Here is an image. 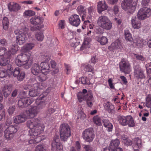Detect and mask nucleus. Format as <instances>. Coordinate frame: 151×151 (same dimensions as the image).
Returning <instances> with one entry per match:
<instances>
[{"instance_id": "9d476101", "label": "nucleus", "mask_w": 151, "mask_h": 151, "mask_svg": "<svg viewBox=\"0 0 151 151\" xmlns=\"http://www.w3.org/2000/svg\"><path fill=\"white\" fill-rule=\"evenodd\" d=\"M120 71L125 74H129L131 71L130 65L129 62L123 59L119 63Z\"/></svg>"}, {"instance_id": "7c9ffc66", "label": "nucleus", "mask_w": 151, "mask_h": 151, "mask_svg": "<svg viewBox=\"0 0 151 151\" xmlns=\"http://www.w3.org/2000/svg\"><path fill=\"white\" fill-rule=\"evenodd\" d=\"M91 40L89 38H86L85 39L82 46L81 47V50H83L87 49L89 47V44Z\"/></svg>"}, {"instance_id": "f257e3e1", "label": "nucleus", "mask_w": 151, "mask_h": 151, "mask_svg": "<svg viewBox=\"0 0 151 151\" xmlns=\"http://www.w3.org/2000/svg\"><path fill=\"white\" fill-rule=\"evenodd\" d=\"M37 107L34 106L29 110V133L30 136L32 137L37 136L43 132L44 129V124L40 123V120L38 118H34L37 114L38 112Z\"/></svg>"}, {"instance_id": "39448f33", "label": "nucleus", "mask_w": 151, "mask_h": 151, "mask_svg": "<svg viewBox=\"0 0 151 151\" xmlns=\"http://www.w3.org/2000/svg\"><path fill=\"white\" fill-rule=\"evenodd\" d=\"M10 52H8L7 56L3 57L0 60V65L1 66L7 65V70L9 72V73H12L13 68L12 65L9 64L11 57Z\"/></svg>"}, {"instance_id": "0e129e2a", "label": "nucleus", "mask_w": 151, "mask_h": 151, "mask_svg": "<svg viewBox=\"0 0 151 151\" xmlns=\"http://www.w3.org/2000/svg\"><path fill=\"white\" fill-rule=\"evenodd\" d=\"M65 24V21L64 20H61L60 21L58 24L59 27L61 29H63L64 28Z\"/></svg>"}, {"instance_id": "cd10ccee", "label": "nucleus", "mask_w": 151, "mask_h": 151, "mask_svg": "<svg viewBox=\"0 0 151 151\" xmlns=\"http://www.w3.org/2000/svg\"><path fill=\"white\" fill-rule=\"evenodd\" d=\"M96 39L101 45H105L108 42V39L106 37L97 36Z\"/></svg>"}, {"instance_id": "c756f323", "label": "nucleus", "mask_w": 151, "mask_h": 151, "mask_svg": "<svg viewBox=\"0 0 151 151\" xmlns=\"http://www.w3.org/2000/svg\"><path fill=\"white\" fill-rule=\"evenodd\" d=\"M143 41V39L138 37L134 40V43L136 47L142 48L145 45Z\"/></svg>"}, {"instance_id": "774afa93", "label": "nucleus", "mask_w": 151, "mask_h": 151, "mask_svg": "<svg viewBox=\"0 0 151 151\" xmlns=\"http://www.w3.org/2000/svg\"><path fill=\"white\" fill-rule=\"evenodd\" d=\"M109 86L111 89L114 88V84L112 83V80L111 78H109L108 81Z\"/></svg>"}, {"instance_id": "58836bf2", "label": "nucleus", "mask_w": 151, "mask_h": 151, "mask_svg": "<svg viewBox=\"0 0 151 151\" xmlns=\"http://www.w3.org/2000/svg\"><path fill=\"white\" fill-rule=\"evenodd\" d=\"M77 96L78 100L80 102H82L85 100H86L88 98L87 95L86 96L85 94L82 92L78 93L77 94Z\"/></svg>"}, {"instance_id": "680f3d73", "label": "nucleus", "mask_w": 151, "mask_h": 151, "mask_svg": "<svg viewBox=\"0 0 151 151\" xmlns=\"http://www.w3.org/2000/svg\"><path fill=\"white\" fill-rule=\"evenodd\" d=\"M83 147L86 151H95L90 145H84Z\"/></svg>"}, {"instance_id": "3c124183", "label": "nucleus", "mask_w": 151, "mask_h": 151, "mask_svg": "<svg viewBox=\"0 0 151 151\" xmlns=\"http://www.w3.org/2000/svg\"><path fill=\"white\" fill-rule=\"evenodd\" d=\"M41 98L42 97H40L39 99H37L36 101V104L38 106H40V107H44L45 106V102L42 101Z\"/></svg>"}, {"instance_id": "4be33fe9", "label": "nucleus", "mask_w": 151, "mask_h": 151, "mask_svg": "<svg viewBox=\"0 0 151 151\" xmlns=\"http://www.w3.org/2000/svg\"><path fill=\"white\" fill-rule=\"evenodd\" d=\"M22 56L21 55H18L15 60V62L17 65L19 66H22L23 68L26 69L28 68V63H23L21 60Z\"/></svg>"}, {"instance_id": "7ed1b4c3", "label": "nucleus", "mask_w": 151, "mask_h": 151, "mask_svg": "<svg viewBox=\"0 0 151 151\" xmlns=\"http://www.w3.org/2000/svg\"><path fill=\"white\" fill-rule=\"evenodd\" d=\"M60 135L61 139L63 141H66L70 137V129L68 124L64 123L60 125Z\"/></svg>"}, {"instance_id": "e433bc0d", "label": "nucleus", "mask_w": 151, "mask_h": 151, "mask_svg": "<svg viewBox=\"0 0 151 151\" xmlns=\"http://www.w3.org/2000/svg\"><path fill=\"white\" fill-rule=\"evenodd\" d=\"M93 121L94 124L98 126L101 125V118L98 115L94 116L93 118Z\"/></svg>"}, {"instance_id": "9b49d317", "label": "nucleus", "mask_w": 151, "mask_h": 151, "mask_svg": "<svg viewBox=\"0 0 151 151\" xmlns=\"http://www.w3.org/2000/svg\"><path fill=\"white\" fill-rule=\"evenodd\" d=\"M52 150L57 151H63V146L60 142L59 136H55L52 143Z\"/></svg>"}, {"instance_id": "2eb2a0df", "label": "nucleus", "mask_w": 151, "mask_h": 151, "mask_svg": "<svg viewBox=\"0 0 151 151\" xmlns=\"http://www.w3.org/2000/svg\"><path fill=\"white\" fill-rule=\"evenodd\" d=\"M108 48L110 50H116L119 51L122 49V46L120 40L117 39L113 42Z\"/></svg>"}, {"instance_id": "bb28decb", "label": "nucleus", "mask_w": 151, "mask_h": 151, "mask_svg": "<svg viewBox=\"0 0 151 151\" xmlns=\"http://www.w3.org/2000/svg\"><path fill=\"white\" fill-rule=\"evenodd\" d=\"M120 144L119 140L116 139L112 140L110 144V148L111 151H114Z\"/></svg>"}, {"instance_id": "aec40b11", "label": "nucleus", "mask_w": 151, "mask_h": 151, "mask_svg": "<svg viewBox=\"0 0 151 151\" xmlns=\"http://www.w3.org/2000/svg\"><path fill=\"white\" fill-rule=\"evenodd\" d=\"M41 72L42 73H48L50 71L49 64L47 62H42L40 64Z\"/></svg>"}, {"instance_id": "ea45409f", "label": "nucleus", "mask_w": 151, "mask_h": 151, "mask_svg": "<svg viewBox=\"0 0 151 151\" xmlns=\"http://www.w3.org/2000/svg\"><path fill=\"white\" fill-rule=\"evenodd\" d=\"M93 64H88L86 65L84 67V70L85 71L91 72L92 74H94L95 73V71L93 67Z\"/></svg>"}, {"instance_id": "79ce46f5", "label": "nucleus", "mask_w": 151, "mask_h": 151, "mask_svg": "<svg viewBox=\"0 0 151 151\" xmlns=\"http://www.w3.org/2000/svg\"><path fill=\"white\" fill-rule=\"evenodd\" d=\"M104 108L109 113H110L112 111V110L114 109V106L111 103L108 102L106 104Z\"/></svg>"}, {"instance_id": "1a4fd4ad", "label": "nucleus", "mask_w": 151, "mask_h": 151, "mask_svg": "<svg viewBox=\"0 0 151 151\" xmlns=\"http://www.w3.org/2000/svg\"><path fill=\"white\" fill-rule=\"evenodd\" d=\"M14 33L16 35H17L15 31H14ZM17 35H18L16 37V42L17 45H20L23 44L27 40L28 37V34L27 32L25 31L21 33L20 32Z\"/></svg>"}, {"instance_id": "338daca9", "label": "nucleus", "mask_w": 151, "mask_h": 151, "mask_svg": "<svg viewBox=\"0 0 151 151\" xmlns=\"http://www.w3.org/2000/svg\"><path fill=\"white\" fill-rule=\"evenodd\" d=\"M112 10L114 14H116L118 13L119 12V7L117 5H115L113 7Z\"/></svg>"}, {"instance_id": "72a5a7b5", "label": "nucleus", "mask_w": 151, "mask_h": 151, "mask_svg": "<svg viewBox=\"0 0 151 151\" xmlns=\"http://www.w3.org/2000/svg\"><path fill=\"white\" fill-rule=\"evenodd\" d=\"M91 17V15H87L84 13L82 16V20L83 21H84V24L85 25H87L88 24H89L90 22L89 19H90Z\"/></svg>"}, {"instance_id": "a19ab883", "label": "nucleus", "mask_w": 151, "mask_h": 151, "mask_svg": "<svg viewBox=\"0 0 151 151\" xmlns=\"http://www.w3.org/2000/svg\"><path fill=\"white\" fill-rule=\"evenodd\" d=\"M146 101L145 103V106L147 107H151V94H149L146 96Z\"/></svg>"}, {"instance_id": "a878e982", "label": "nucleus", "mask_w": 151, "mask_h": 151, "mask_svg": "<svg viewBox=\"0 0 151 151\" xmlns=\"http://www.w3.org/2000/svg\"><path fill=\"white\" fill-rule=\"evenodd\" d=\"M8 7L10 11H18L20 8V6L18 4L14 2L9 3L8 5Z\"/></svg>"}, {"instance_id": "f8f14e48", "label": "nucleus", "mask_w": 151, "mask_h": 151, "mask_svg": "<svg viewBox=\"0 0 151 151\" xmlns=\"http://www.w3.org/2000/svg\"><path fill=\"white\" fill-rule=\"evenodd\" d=\"M134 74L137 79H143L145 78L144 71L142 70L139 65H135L134 67Z\"/></svg>"}, {"instance_id": "423d86ee", "label": "nucleus", "mask_w": 151, "mask_h": 151, "mask_svg": "<svg viewBox=\"0 0 151 151\" xmlns=\"http://www.w3.org/2000/svg\"><path fill=\"white\" fill-rule=\"evenodd\" d=\"M82 137L86 141L91 142L95 137L93 128H89L85 129L83 132Z\"/></svg>"}, {"instance_id": "e2e57ef3", "label": "nucleus", "mask_w": 151, "mask_h": 151, "mask_svg": "<svg viewBox=\"0 0 151 151\" xmlns=\"http://www.w3.org/2000/svg\"><path fill=\"white\" fill-rule=\"evenodd\" d=\"M122 142L126 145L129 146L132 144V141L129 139L125 140H123Z\"/></svg>"}, {"instance_id": "37998d69", "label": "nucleus", "mask_w": 151, "mask_h": 151, "mask_svg": "<svg viewBox=\"0 0 151 151\" xmlns=\"http://www.w3.org/2000/svg\"><path fill=\"white\" fill-rule=\"evenodd\" d=\"M133 141L138 148L140 149L142 147V140L139 137H137L134 138Z\"/></svg>"}, {"instance_id": "473e14b6", "label": "nucleus", "mask_w": 151, "mask_h": 151, "mask_svg": "<svg viewBox=\"0 0 151 151\" xmlns=\"http://www.w3.org/2000/svg\"><path fill=\"white\" fill-rule=\"evenodd\" d=\"M109 18L105 16H100L98 18L97 21V23L99 26L100 27L104 24V23H105L106 20H107Z\"/></svg>"}, {"instance_id": "393cba45", "label": "nucleus", "mask_w": 151, "mask_h": 151, "mask_svg": "<svg viewBox=\"0 0 151 151\" xmlns=\"http://www.w3.org/2000/svg\"><path fill=\"white\" fill-rule=\"evenodd\" d=\"M108 7V6L105 2L103 3L102 1H100L98 3L97 9L99 13H101L102 11L106 10Z\"/></svg>"}, {"instance_id": "09e8293b", "label": "nucleus", "mask_w": 151, "mask_h": 151, "mask_svg": "<svg viewBox=\"0 0 151 151\" xmlns=\"http://www.w3.org/2000/svg\"><path fill=\"white\" fill-rule=\"evenodd\" d=\"M38 134L37 136H35V137H32V136H30V138H33V139H31L30 140H29V143H31V141H32V140L34 139V141L33 140V142L34 143L35 142L36 143H38L40 142L42 139L41 138V137Z\"/></svg>"}, {"instance_id": "f704fd0d", "label": "nucleus", "mask_w": 151, "mask_h": 151, "mask_svg": "<svg viewBox=\"0 0 151 151\" xmlns=\"http://www.w3.org/2000/svg\"><path fill=\"white\" fill-rule=\"evenodd\" d=\"M104 24L102 25L101 27L104 29L106 30H109L112 27V24L109 19L106 20V21L104 23Z\"/></svg>"}, {"instance_id": "6e6d98bb", "label": "nucleus", "mask_w": 151, "mask_h": 151, "mask_svg": "<svg viewBox=\"0 0 151 151\" xmlns=\"http://www.w3.org/2000/svg\"><path fill=\"white\" fill-rule=\"evenodd\" d=\"M36 37L37 39L40 41H42L44 38V35L42 32H39L36 35Z\"/></svg>"}, {"instance_id": "a18cd8bd", "label": "nucleus", "mask_w": 151, "mask_h": 151, "mask_svg": "<svg viewBox=\"0 0 151 151\" xmlns=\"http://www.w3.org/2000/svg\"><path fill=\"white\" fill-rule=\"evenodd\" d=\"M47 74V73H45L42 72V73L37 76L38 80L41 82L45 81L47 79L46 75Z\"/></svg>"}, {"instance_id": "8fccbe9b", "label": "nucleus", "mask_w": 151, "mask_h": 151, "mask_svg": "<svg viewBox=\"0 0 151 151\" xmlns=\"http://www.w3.org/2000/svg\"><path fill=\"white\" fill-rule=\"evenodd\" d=\"M55 111V110L54 108V107H49L46 111L47 116H50L51 115L53 114Z\"/></svg>"}, {"instance_id": "4c0bfd02", "label": "nucleus", "mask_w": 151, "mask_h": 151, "mask_svg": "<svg viewBox=\"0 0 151 151\" xmlns=\"http://www.w3.org/2000/svg\"><path fill=\"white\" fill-rule=\"evenodd\" d=\"M124 35L125 39L127 41H131L133 40L131 33L128 29H126L124 30Z\"/></svg>"}, {"instance_id": "5701e85b", "label": "nucleus", "mask_w": 151, "mask_h": 151, "mask_svg": "<svg viewBox=\"0 0 151 151\" xmlns=\"http://www.w3.org/2000/svg\"><path fill=\"white\" fill-rule=\"evenodd\" d=\"M103 124L107 130L109 132L111 131L113 128V125L107 119H103L102 120Z\"/></svg>"}, {"instance_id": "69168bd1", "label": "nucleus", "mask_w": 151, "mask_h": 151, "mask_svg": "<svg viewBox=\"0 0 151 151\" xmlns=\"http://www.w3.org/2000/svg\"><path fill=\"white\" fill-rule=\"evenodd\" d=\"M0 43L2 46L5 47H6L8 44L7 41L4 38L1 39L0 40Z\"/></svg>"}, {"instance_id": "de8ad7c7", "label": "nucleus", "mask_w": 151, "mask_h": 151, "mask_svg": "<svg viewBox=\"0 0 151 151\" xmlns=\"http://www.w3.org/2000/svg\"><path fill=\"white\" fill-rule=\"evenodd\" d=\"M8 51L5 47L0 48V56L3 57L7 56Z\"/></svg>"}, {"instance_id": "f03ea898", "label": "nucleus", "mask_w": 151, "mask_h": 151, "mask_svg": "<svg viewBox=\"0 0 151 151\" xmlns=\"http://www.w3.org/2000/svg\"><path fill=\"white\" fill-rule=\"evenodd\" d=\"M138 0H123L121 3L122 8L132 14L135 11Z\"/></svg>"}, {"instance_id": "b1692460", "label": "nucleus", "mask_w": 151, "mask_h": 151, "mask_svg": "<svg viewBox=\"0 0 151 151\" xmlns=\"http://www.w3.org/2000/svg\"><path fill=\"white\" fill-rule=\"evenodd\" d=\"M43 21L42 19L40 17L35 16L30 19V23L34 25L41 24Z\"/></svg>"}, {"instance_id": "49530a36", "label": "nucleus", "mask_w": 151, "mask_h": 151, "mask_svg": "<svg viewBox=\"0 0 151 151\" xmlns=\"http://www.w3.org/2000/svg\"><path fill=\"white\" fill-rule=\"evenodd\" d=\"M9 73V72L8 70L1 69L0 70V77L1 78H3L6 77L8 76Z\"/></svg>"}, {"instance_id": "0eeeda50", "label": "nucleus", "mask_w": 151, "mask_h": 151, "mask_svg": "<svg viewBox=\"0 0 151 151\" xmlns=\"http://www.w3.org/2000/svg\"><path fill=\"white\" fill-rule=\"evenodd\" d=\"M17 131L16 126H10L4 131V137L6 139L10 140L14 137Z\"/></svg>"}, {"instance_id": "ddd939ff", "label": "nucleus", "mask_w": 151, "mask_h": 151, "mask_svg": "<svg viewBox=\"0 0 151 151\" xmlns=\"http://www.w3.org/2000/svg\"><path fill=\"white\" fill-rule=\"evenodd\" d=\"M69 22L71 25L77 27L80 24L81 20L79 16L76 14H74L69 17Z\"/></svg>"}, {"instance_id": "4468645a", "label": "nucleus", "mask_w": 151, "mask_h": 151, "mask_svg": "<svg viewBox=\"0 0 151 151\" xmlns=\"http://www.w3.org/2000/svg\"><path fill=\"white\" fill-rule=\"evenodd\" d=\"M9 74H13V76L17 77V79L20 81L22 80L25 77L24 73L20 72V69L19 68H16L14 70L13 69L12 73Z\"/></svg>"}, {"instance_id": "13d9d810", "label": "nucleus", "mask_w": 151, "mask_h": 151, "mask_svg": "<svg viewBox=\"0 0 151 151\" xmlns=\"http://www.w3.org/2000/svg\"><path fill=\"white\" fill-rule=\"evenodd\" d=\"M15 106H12L9 107L7 110V111L10 115L12 114L15 110Z\"/></svg>"}, {"instance_id": "c9c22d12", "label": "nucleus", "mask_w": 151, "mask_h": 151, "mask_svg": "<svg viewBox=\"0 0 151 151\" xmlns=\"http://www.w3.org/2000/svg\"><path fill=\"white\" fill-rule=\"evenodd\" d=\"M9 21L8 18L6 17L3 18L2 21L3 29L5 30H8L9 27Z\"/></svg>"}, {"instance_id": "f3484780", "label": "nucleus", "mask_w": 151, "mask_h": 151, "mask_svg": "<svg viewBox=\"0 0 151 151\" xmlns=\"http://www.w3.org/2000/svg\"><path fill=\"white\" fill-rule=\"evenodd\" d=\"M29 83H31L30 85H31V87L32 85H33L32 86L35 88V90H37L40 89L42 90L43 89L45 88L42 83H36L35 79L34 78L30 79L29 80Z\"/></svg>"}, {"instance_id": "a211bd4d", "label": "nucleus", "mask_w": 151, "mask_h": 151, "mask_svg": "<svg viewBox=\"0 0 151 151\" xmlns=\"http://www.w3.org/2000/svg\"><path fill=\"white\" fill-rule=\"evenodd\" d=\"M131 23L132 27L135 29H139L141 26V22L136 16H134L132 17Z\"/></svg>"}, {"instance_id": "412c9836", "label": "nucleus", "mask_w": 151, "mask_h": 151, "mask_svg": "<svg viewBox=\"0 0 151 151\" xmlns=\"http://www.w3.org/2000/svg\"><path fill=\"white\" fill-rule=\"evenodd\" d=\"M28 99L27 97L23 98L20 99L18 101V105L20 108H24L28 106Z\"/></svg>"}, {"instance_id": "603ef678", "label": "nucleus", "mask_w": 151, "mask_h": 151, "mask_svg": "<svg viewBox=\"0 0 151 151\" xmlns=\"http://www.w3.org/2000/svg\"><path fill=\"white\" fill-rule=\"evenodd\" d=\"M79 80L81 81V83L83 84H89L90 82L89 80V79L87 77H82Z\"/></svg>"}, {"instance_id": "2f4dec72", "label": "nucleus", "mask_w": 151, "mask_h": 151, "mask_svg": "<svg viewBox=\"0 0 151 151\" xmlns=\"http://www.w3.org/2000/svg\"><path fill=\"white\" fill-rule=\"evenodd\" d=\"M87 97L86 99L87 105L89 107H91L93 105L92 101L93 99L92 93L91 92L88 93Z\"/></svg>"}, {"instance_id": "052dcab7", "label": "nucleus", "mask_w": 151, "mask_h": 151, "mask_svg": "<svg viewBox=\"0 0 151 151\" xmlns=\"http://www.w3.org/2000/svg\"><path fill=\"white\" fill-rule=\"evenodd\" d=\"M34 91L32 90V91H29V95H30L31 97H34L37 96L38 94L37 93V91L34 89Z\"/></svg>"}, {"instance_id": "864d4df0", "label": "nucleus", "mask_w": 151, "mask_h": 151, "mask_svg": "<svg viewBox=\"0 0 151 151\" xmlns=\"http://www.w3.org/2000/svg\"><path fill=\"white\" fill-rule=\"evenodd\" d=\"M77 10L79 14H83L86 13V9L84 7L82 6H79L77 8Z\"/></svg>"}, {"instance_id": "20e7f679", "label": "nucleus", "mask_w": 151, "mask_h": 151, "mask_svg": "<svg viewBox=\"0 0 151 151\" xmlns=\"http://www.w3.org/2000/svg\"><path fill=\"white\" fill-rule=\"evenodd\" d=\"M118 121L119 123L123 126L128 125L129 127H134L135 125L133 118L130 115L126 116H119L118 117Z\"/></svg>"}, {"instance_id": "bf43d9fd", "label": "nucleus", "mask_w": 151, "mask_h": 151, "mask_svg": "<svg viewBox=\"0 0 151 151\" xmlns=\"http://www.w3.org/2000/svg\"><path fill=\"white\" fill-rule=\"evenodd\" d=\"M64 66L65 68V69L66 70V73L67 74H68L70 73L71 70V68L70 66L67 64L65 63Z\"/></svg>"}, {"instance_id": "5fc2aeb1", "label": "nucleus", "mask_w": 151, "mask_h": 151, "mask_svg": "<svg viewBox=\"0 0 151 151\" xmlns=\"http://www.w3.org/2000/svg\"><path fill=\"white\" fill-rule=\"evenodd\" d=\"M35 151H46L42 145H39L36 146L35 149Z\"/></svg>"}, {"instance_id": "6e6552de", "label": "nucleus", "mask_w": 151, "mask_h": 151, "mask_svg": "<svg viewBox=\"0 0 151 151\" xmlns=\"http://www.w3.org/2000/svg\"><path fill=\"white\" fill-rule=\"evenodd\" d=\"M151 15V9L147 7L141 8L137 14V17L139 19L144 20Z\"/></svg>"}, {"instance_id": "6ab92c4d", "label": "nucleus", "mask_w": 151, "mask_h": 151, "mask_svg": "<svg viewBox=\"0 0 151 151\" xmlns=\"http://www.w3.org/2000/svg\"><path fill=\"white\" fill-rule=\"evenodd\" d=\"M12 87L10 84L4 86L2 90L4 97L6 98L10 95L12 91Z\"/></svg>"}, {"instance_id": "4d7b16f0", "label": "nucleus", "mask_w": 151, "mask_h": 151, "mask_svg": "<svg viewBox=\"0 0 151 151\" xmlns=\"http://www.w3.org/2000/svg\"><path fill=\"white\" fill-rule=\"evenodd\" d=\"M22 56V57L21 58V60L22 62L23 63H28V58L26 55V54H23L21 55Z\"/></svg>"}, {"instance_id": "c03bdc74", "label": "nucleus", "mask_w": 151, "mask_h": 151, "mask_svg": "<svg viewBox=\"0 0 151 151\" xmlns=\"http://www.w3.org/2000/svg\"><path fill=\"white\" fill-rule=\"evenodd\" d=\"M18 50V46L17 45H12L11 47H10V50L8 51V52H10L11 56V54H14Z\"/></svg>"}, {"instance_id": "dca6fc26", "label": "nucleus", "mask_w": 151, "mask_h": 151, "mask_svg": "<svg viewBox=\"0 0 151 151\" xmlns=\"http://www.w3.org/2000/svg\"><path fill=\"white\" fill-rule=\"evenodd\" d=\"M26 114L18 115L14 118V122L16 124H19L24 122L27 119V117L28 116L27 111L26 110Z\"/></svg>"}, {"instance_id": "c85d7f7f", "label": "nucleus", "mask_w": 151, "mask_h": 151, "mask_svg": "<svg viewBox=\"0 0 151 151\" xmlns=\"http://www.w3.org/2000/svg\"><path fill=\"white\" fill-rule=\"evenodd\" d=\"M41 71V68L39 64L35 63L33 65L31 68V72L33 75H37Z\"/></svg>"}]
</instances>
